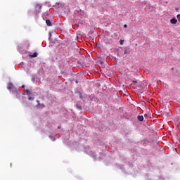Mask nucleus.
Returning <instances> with one entry per match:
<instances>
[{"instance_id":"nucleus-1","label":"nucleus","mask_w":180,"mask_h":180,"mask_svg":"<svg viewBox=\"0 0 180 180\" xmlns=\"http://www.w3.org/2000/svg\"><path fill=\"white\" fill-rule=\"evenodd\" d=\"M7 89L12 92H18V89H16V87L13 86V84L11 82L8 84Z\"/></svg>"},{"instance_id":"nucleus-2","label":"nucleus","mask_w":180,"mask_h":180,"mask_svg":"<svg viewBox=\"0 0 180 180\" xmlns=\"http://www.w3.org/2000/svg\"><path fill=\"white\" fill-rule=\"evenodd\" d=\"M170 23L172 25H176V23H178V20L175 18H173L172 19L170 20Z\"/></svg>"},{"instance_id":"nucleus-3","label":"nucleus","mask_w":180,"mask_h":180,"mask_svg":"<svg viewBox=\"0 0 180 180\" xmlns=\"http://www.w3.org/2000/svg\"><path fill=\"white\" fill-rule=\"evenodd\" d=\"M35 9L37 11H38V13L40 12V11H41V5L36 4Z\"/></svg>"},{"instance_id":"nucleus-4","label":"nucleus","mask_w":180,"mask_h":180,"mask_svg":"<svg viewBox=\"0 0 180 180\" xmlns=\"http://www.w3.org/2000/svg\"><path fill=\"white\" fill-rule=\"evenodd\" d=\"M137 119L139 120V122H143V120H144V117H143V115H139Z\"/></svg>"},{"instance_id":"nucleus-5","label":"nucleus","mask_w":180,"mask_h":180,"mask_svg":"<svg viewBox=\"0 0 180 180\" xmlns=\"http://www.w3.org/2000/svg\"><path fill=\"white\" fill-rule=\"evenodd\" d=\"M46 23L47 26H52L51 21L50 20H46Z\"/></svg>"},{"instance_id":"nucleus-6","label":"nucleus","mask_w":180,"mask_h":180,"mask_svg":"<svg viewBox=\"0 0 180 180\" xmlns=\"http://www.w3.org/2000/svg\"><path fill=\"white\" fill-rule=\"evenodd\" d=\"M37 56H38L37 52H34L32 55H30V57H32V58H34L37 57Z\"/></svg>"},{"instance_id":"nucleus-7","label":"nucleus","mask_w":180,"mask_h":180,"mask_svg":"<svg viewBox=\"0 0 180 180\" xmlns=\"http://www.w3.org/2000/svg\"><path fill=\"white\" fill-rule=\"evenodd\" d=\"M124 54H129V53H130V51H129V50H127V49H124Z\"/></svg>"},{"instance_id":"nucleus-8","label":"nucleus","mask_w":180,"mask_h":180,"mask_svg":"<svg viewBox=\"0 0 180 180\" xmlns=\"http://www.w3.org/2000/svg\"><path fill=\"white\" fill-rule=\"evenodd\" d=\"M124 44V40H120V44L121 46H123Z\"/></svg>"},{"instance_id":"nucleus-9","label":"nucleus","mask_w":180,"mask_h":180,"mask_svg":"<svg viewBox=\"0 0 180 180\" xmlns=\"http://www.w3.org/2000/svg\"><path fill=\"white\" fill-rule=\"evenodd\" d=\"M177 19H178L179 22H180V14L177 15Z\"/></svg>"},{"instance_id":"nucleus-10","label":"nucleus","mask_w":180,"mask_h":180,"mask_svg":"<svg viewBox=\"0 0 180 180\" xmlns=\"http://www.w3.org/2000/svg\"><path fill=\"white\" fill-rule=\"evenodd\" d=\"M28 99H29V101H33L34 98L32 97H29Z\"/></svg>"},{"instance_id":"nucleus-11","label":"nucleus","mask_w":180,"mask_h":180,"mask_svg":"<svg viewBox=\"0 0 180 180\" xmlns=\"http://www.w3.org/2000/svg\"><path fill=\"white\" fill-rule=\"evenodd\" d=\"M132 82H133V84H137V81L133 80Z\"/></svg>"},{"instance_id":"nucleus-12","label":"nucleus","mask_w":180,"mask_h":180,"mask_svg":"<svg viewBox=\"0 0 180 180\" xmlns=\"http://www.w3.org/2000/svg\"><path fill=\"white\" fill-rule=\"evenodd\" d=\"M29 94H30V92L29 91V90H27V95H29Z\"/></svg>"},{"instance_id":"nucleus-13","label":"nucleus","mask_w":180,"mask_h":180,"mask_svg":"<svg viewBox=\"0 0 180 180\" xmlns=\"http://www.w3.org/2000/svg\"><path fill=\"white\" fill-rule=\"evenodd\" d=\"M124 27H125V28L127 27V25H126V24L124 25Z\"/></svg>"},{"instance_id":"nucleus-14","label":"nucleus","mask_w":180,"mask_h":180,"mask_svg":"<svg viewBox=\"0 0 180 180\" xmlns=\"http://www.w3.org/2000/svg\"><path fill=\"white\" fill-rule=\"evenodd\" d=\"M75 82H76V84H78V80H76Z\"/></svg>"},{"instance_id":"nucleus-15","label":"nucleus","mask_w":180,"mask_h":180,"mask_svg":"<svg viewBox=\"0 0 180 180\" xmlns=\"http://www.w3.org/2000/svg\"><path fill=\"white\" fill-rule=\"evenodd\" d=\"M22 88H25V85H22Z\"/></svg>"}]
</instances>
